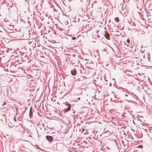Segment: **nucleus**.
Here are the masks:
<instances>
[{
  "label": "nucleus",
  "mask_w": 152,
  "mask_h": 152,
  "mask_svg": "<svg viewBox=\"0 0 152 152\" xmlns=\"http://www.w3.org/2000/svg\"><path fill=\"white\" fill-rule=\"evenodd\" d=\"M65 104L66 107H65L64 110V112H67L70 110L71 108V106L70 104L68 103L67 102H66Z\"/></svg>",
  "instance_id": "nucleus-1"
},
{
  "label": "nucleus",
  "mask_w": 152,
  "mask_h": 152,
  "mask_svg": "<svg viewBox=\"0 0 152 152\" xmlns=\"http://www.w3.org/2000/svg\"><path fill=\"white\" fill-rule=\"evenodd\" d=\"M46 138L48 141L50 142H52L53 140V137L52 136L47 135L46 136Z\"/></svg>",
  "instance_id": "nucleus-2"
},
{
  "label": "nucleus",
  "mask_w": 152,
  "mask_h": 152,
  "mask_svg": "<svg viewBox=\"0 0 152 152\" xmlns=\"http://www.w3.org/2000/svg\"><path fill=\"white\" fill-rule=\"evenodd\" d=\"M77 71L75 69H73L71 71V73L72 75H76Z\"/></svg>",
  "instance_id": "nucleus-3"
},
{
  "label": "nucleus",
  "mask_w": 152,
  "mask_h": 152,
  "mask_svg": "<svg viewBox=\"0 0 152 152\" xmlns=\"http://www.w3.org/2000/svg\"><path fill=\"white\" fill-rule=\"evenodd\" d=\"M32 113H33V112H32V108L31 107L30 108L29 113V117L30 118H31V117H33Z\"/></svg>",
  "instance_id": "nucleus-4"
},
{
  "label": "nucleus",
  "mask_w": 152,
  "mask_h": 152,
  "mask_svg": "<svg viewBox=\"0 0 152 152\" xmlns=\"http://www.w3.org/2000/svg\"><path fill=\"white\" fill-rule=\"evenodd\" d=\"M115 19L117 22H118L119 21V18L118 17H116L115 18Z\"/></svg>",
  "instance_id": "nucleus-5"
},
{
  "label": "nucleus",
  "mask_w": 152,
  "mask_h": 152,
  "mask_svg": "<svg viewBox=\"0 0 152 152\" xmlns=\"http://www.w3.org/2000/svg\"><path fill=\"white\" fill-rule=\"evenodd\" d=\"M7 32L9 33H14V32L13 31H12V30H10L9 31H7Z\"/></svg>",
  "instance_id": "nucleus-6"
},
{
  "label": "nucleus",
  "mask_w": 152,
  "mask_h": 152,
  "mask_svg": "<svg viewBox=\"0 0 152 152\" xmlns=\"http://www.w3.org/2000/svg\"><path fill=\"white\" fill-rule=\"evenodd\" d=\"M130 41V39H127V41H126L128 43H129Z\"/></svg>",
  "instance_id": "nucleus-7"
},
{
  "label": "nucleus",
  "mask_w": 152,
  "mask_h": 152,
  "mask_svg": "<svg viewBox=\"0 0 152 152\" xmlns=\"http://www.w3.org/2000/svg\"><path fill=\"white\" fill-rule=\"evenodd\" d=\"M76 38L75 37H72V39L73 40H74L76 39Z\"/></svg>",
  "instance_id": "nucleus-8"
},
{
  "label": "nucleus",
  "mask_w": 152,
  "mask_h": 152,
  "mask_svg": "<svg viewBox=\"0 0 152 152\" xmlns=\"http://www.w3.org/2000/svg\"><path fill=\"white\" fill-rule=\"evenodd\" d=\"M14 121H16V119H15V118H14Z\"/></svg>",
  "instance_id": "nucleus-9"
},
{
  "label": "nucleus",
  "mask_w": 152,
  "mask_h": 152,
  "mask_svg": "<svg viewBox=\"0 0 152 152\" xmlns=\"http://www.w3.org/2000/svg\"><path fill=\"white\" fill-rule=\"evenodd\" d=\"M125 96H128V95L127 94H125Z\"/></svg>",
  "instance_id": "nucleus-10"
},
{
  "label": "nucleus",
  "mask_w": 152,
  "mask_h": 152,
  "mask_svg": "<svg viewBox=\"0 0 152 152\" xmlns=\"http://www.w3.org/2000/svg\"><path fill=\"white\" fill-rule=\"evenodd\" d=\"M142 146V145H140V146Z\"/></svg>",
  "instance_id": "nucleus-11"
}]
</instances>
